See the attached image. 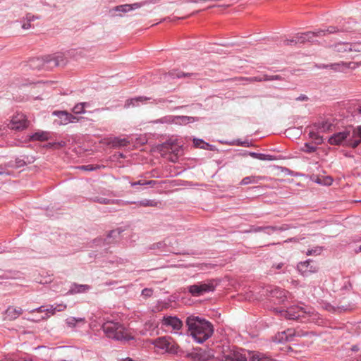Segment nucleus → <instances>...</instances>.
Segmentation results:
<instances>
[{
  "mask_svg": "<svg viewBox=\"0 0 361 361\" xmlns=\"http://www.w3.org/2000/svg\"><path fill=\"white\" fill-rule=\"evenodd\" d=\"M188 334L199 343L209 339L214 333V326L211 322L204 318L190 315L185 321Z\"/></svg>",
  "mask_w": 361,
  "mask_h": 361,
  "instance_id": "f257e3e1",
  "label": "nucleus"
},
{
  "mask_svg": "<svg viewBox=\"0 0 361 361\" xmlns=\"http://www.w3.org/2000/svg\"><path fill=\"white\" fill-rule=\"evenodd\" d=\"M329 142L331 145H343L355 148L361 142V126L334 133L329 138Z\"/></svg>",
  "mask_w": 361,
  "mask_h": 361,
  "instance_id": "f03ea898",
  "label": "nucleus"
},
{
  "mask_svg": "<svg viewBox=\"0 0 361 361\" xmlns=\"http://www.w3.org/2000/svg\"><path fill=\"white\" fill-rule=\"evenodd\" d=\"M102 329L109 338L118 341H129L133 339L124 325L118 322L109 320L103 323Z\"/></svg>",
  "mask_w": 361,
  "mask_h": 361,
  "instance_id": "7ed1b4c3",
  "label": "nucleus"
},
{
  "mask_svg": "<svg viewBox=\"0 0 361 361\" xmlns=\"http://www.w3.org/2000/svg\"><path fill=\"white\" fill-rule=\"evenodd\" d=\"M282 317L290 320H296L300 322H307L310 318L314 315V311L312 308L308 310L302 307L292 306L286 310L280 311Z\"/></svg>",
  "mask_w": 361,
  "mask_h": 361,
  "instance_id": "20e7f679",
  "label": "nucleus"
},
{
  "mask_svg": "<svg viewBox=\"0 0 361 361\" xmlns=\"http://www.w3.org/2000/svg\"><path fill=\"white\" fill-rule=\"evenodd\" d=\"M161 154L171 162L176 163L178 158L183 154L182 146L173 142H166L159 147Z\"/></svg>",
  "mask_w": 361,
  "mask_h": 361,
  "instance_id": "39448f33",
  "label": "nucleus"
},
{
  "mask_svg": "<svg viewBox=\"0 0 361 361\" xmlns=\"http://www.w3.org/2000/svg\"><path fill=\"white\" fill-rule=\"evenodd\" d=\"M216 283L214 279L201 281L187 287L188 291L194 297H199L205 293L213 292Z\"/></svg>",
  "mask_w": 361,
  "mask_h": 361,
  "instance_id": "423d86ee",
  "label": "nucleus"
},
{
  "mask_svg": "<svg viewBox=\"0 0 361 361\" xmlns=\"http://www.w3.org/2000/svg\"><path fill=\"white\" fill-rule=\"evenodd\" d=\"M32 66L35 65L37 68H44L59 66L65 63L64 58L62 55H49L41 59H36L32 61Z\"/></svg>",
  "mask_w": 361,
  "mask_h": 361,
  "instance_id": "0eeeda50",
  "label": "nucleus"
},
{
  "mask_svg": "<svg viewBox=\"0 0 361 361\" xmlns=\"http://www.w3.org/2000/svg\"><path fill=\"white\" fill-rule=\"evenodd\" d=\"M308 334V332L307 331H296L293 329H288L286 331H283L282 332H279L278 335L276 336V339L279 343H284L287 341H293L294 336H305Z\"/></svg>",
  "mask_w": 361,
  "mask_h": 361,
  "instance_id": "6e6552de",
  "label": "nucleus"
},
{
  "mask_svg": "<svg viewBox=\"0 0 361 361\" xmlns=\"http://www.w3.org/2000/svg\"><path fill=\"white\" fill-rule=\"evenodd\" d=\"M297 269L302 276H307L311 274L317 272L319 267L317 263L309 259L299 262L297 265Z\"/></svg>",
  "mask_w": 361,
  "mask_h": 361,
  "instance_id": "1a4fd4ad",
  "label": "nucleus"
},
{
  "mask_svg": "<svg viewBox=\"0 0 361 361\" xmlns=\"http://www.w3.org/2000/svg\"><path fill=\"white\" fill-rule=\"evenodd\" d=\"M359 63L355 62H341V63H334L330 65H318L317 67L319 68H330L331 70L338 72H345L348 69H355L357 67Z\"/></svg>",
  "mask_w": 361,
  "mask_h": 361,
  "instance_id": "9d476101",
  "label": "nucleus"
},
{
  "mask_svg": "<svg viewBox=\"0 0 361 361\" xmlns=\"http://www.w3.org/2000/svg\"><path fill=\"white\" fill-rule=\"evenodd\" d=\"M11 128L15 130H23L29 125V121L23 114L18 113L14 115L11 121Z\"/></svg>",
  "mask_w": 361,
  "mask_h": 361,
  "instance_id": "9b49d317",
  "label": "nucleus"
},
{
  "mask_svg": "<svg viewBox=\"0 0 361 361\" xmlns=\"http://www.w3.org/2000/svg\"><path fill=\"white\" fill-rule=\"evenodd\" d=\"M325 35V30H317V32H307L296 35V41L298 43H305L306 42H313L314 38Z\"/></svg>",
  "mask_w": 361,
  "mask_h": 361,
  "instance_id": "f8f14e48",
  "label": "nucleus"
},
{
  "mask_svg": "<svg viewBox=\"0 0 361 361\" xmlns=\"http://www.w3.org/2000/svg\"><path fill=\"white\" fill-rule=\"evenodd\" d=\"M162 325L171 327L173 330H180L183 327V322L176 316L166 315L163 317Z\"/></svg>",
  "mask_w": 361,
  "mask_h": 361,
  "instance_id": "ddd939ff",
  "label": "nucleus"
},
{
  "mask_svg": "<svg viewBox=\"0 0 361 361\" xmlns=\"http://www.w3.org/2000/svg\"><path fill=\"white\" fill-rule=\"evenodd\" d=\"M223 361H247V357L245 355L240 353L238 350L234 348L230 350V351L223 355Z\"/></svg>",
  "mask_w": 361,
  "mask_h": 361,
  "instance_id": "4468645a",
  "label": "nucleus"
},
{
  "mask_svg": "<svg viewBox=\"0 0 361 361\" xmlns=\"http://www.w3.org/2000/svg\"><path fill=\"white\" fill-rule=\"evenodd\" d=\"M350 44L348 43H338L332 48V53L335 56L343 57L347 53L350 52Z\"/></svg>",
  "mask_w": 361,
  "mask_h": 361,
  "instance_id": "2eb2a0df",
  "label": "nucleus"
},
{
  "mask_svg": "<svg viewBox=\"0 0 361 361\" xmlns=\"http://www.w3.org/2000/svg\"><path fill=\"white\" fill-rule=\"evenodd\" d=\"M185 356L195 361H204L209 357V355H207L202 348H196L195 352L188 353Z\"/></svg>",
  "mask_w": 361,
  "mask_h": 361,
  "instance_id": "dca6fc26",
  "label": "nucleus"
},
{
  "mask_svg": "<svg viewBox=\"0 0 361 361\" xmlns=\"http://www.w3.org/2000/svg\"><path fill=\"white\" fill-rule=\"evenodd\" d=\"M90 289L91 286L89 285L73 283L70 287L68 294L75 295L78 293H83L89 291Z\"/></svg>",
  "mask_w": 361,
  "mask_h": 361,
  "instance_id": "f3484780",
  "label": "nucleus"
},
{
  "mask_svg": "<svg viewBox=\"0 0 361 361\" xmlns=\"http://www.w3.org/2000/svg\"><path fill=\"white\" fill-rule=\"evenodd\" d=\"M90 201L103 204H117L118 206H123L126 204V203L121 200L108 199L99 197H92Z\"/></svg>",
  "mask_w": 361,
  "mask_h": 361,
  "instance_id": "a211bd4d",
  "label": "nucleus"
},
{
  "mask_svg": "<svg viewBox=\"0 0 361 361\" xmlns=\"http://www.w3.org/2000/svg\"><path fill=\"white\" fill-rule=\"evenodd\" d=\"M250 361H278L270 355L255 351L251 353Z\"/></svg>",
  "mask_w": 361,
  "mask_h": 361,
  "instance_id": "6ab92c4d",
  "label": "nucleus"
},
{
  "mask_svg": "<svg viewBox=\"0 0 361 361\" xmlns=\"http://www.w3.org/2000/svg\"><path fill=\"white\" fill-rule=\"evenodd\" d=\"M22 313L23 310L20 307L13 306H9L5 311L6 318L11 321L18 318Z\"/></svg>",
  "mask_w": 361,
  "mask_h": 361,
  "instance_id": "aec40b11",
  "label": "nucleus"
},
{
  "mask_svg": "<svg viewBox=\"0 0 361 361\" xmlns=\"http://www.w3.org/2000/svg\"><path fill=\"white\" fill-rule=\"evenodd\" d=\"M171 340V338L170 337H159L155 339L154 344L155 347L166 351L167 348L170 345Z\"/></svg>",
  "mask_w": 361,
  "mask_h": 361,
  "instance_id": "412c9836",
  "label": "nucleus"
},
{
  "mask_svg": "<svg viewBox=\"0 0 361 361\" xmlns=\"http://www.w3.org/2000/svg\"><path fill=\"white\" fill-rule=\"evenodd\" d=\"M123 231V229L121 228H118L116 229L111 230L109 232L106 238H105V241L106 243H112L117 240V238L119 237L121 233Z\"/></svg>",
  "mask_w": 361,
  "mask_h": 361,
  "instance_id": "4be33fe9",
  "label": "nucleus"
},
{
  "mask_svg": "<svg viewBox=\"0 0 361 361\" xmlns=\"http://www.w3.org/2000/svg\"><path fill=\"white\" fill-rule=\"evenodd\" d=\"M149 99L150 98L147 97H138L133 98L130 99H128L124 104V108L128 109L130 106H139L140 102H146L147 100H149Z\"/></svg>",
  "mask_w": 361,
  "mask_h": 361,
  "instance_id": "5701e85b",
  "label": "nucleus"
},
{
  "mask_svg": "<svg viewBox=\"0 0 361 361\" xmlns=\"http://www.w3.org/2000/svg\"><path fill=\"white\" fill-rule=\"evenodd\" d=\"M166 352L172 354H175L179 356H183L184 352L179 347V345L171 338L170 345L166 350Z\"/></svg>",
  "mask_w": 361,
  "mask_h": 361,
  "instance_id": "b1692460",
  "label": "nucleus"
},
{
  "mask_svg": "<svg viewBox=\"0 0 361 361\" xmlns=\"http://www.w3.org/2000/svg\"><path fill=\"white\" fill-rule=\"evenodd\" d=\"M193 144L195 147H199L204 149H209V150H214V147L212 145H210L209 143L205 142L202 139H197L195 138L193 140Z\"/></svg>",
  "mask_w": 361,
  "mask_h": 361,
  "instance_id": "393cba45",
  "label": "nucleus"
},
{
  "mask_svg": "<svg viewBox=\"0 0 361 361\" xmlns=\"http://www.w3.org/2000/svg\"><path fill=\"white\" fill-rule=\"evenodd\" d=\"M140 6H141V5L138 3H135L133 4H125V5H121V6H116L115 8V10L116 11L128 12L133 9L138 8Z\"/></svg>",
  "mask_w": 361,
  "mask_h": 361,
  "instance_id": "a878e982",
  "label": "nucleus"
},
{
  "mask_svg": "<svg viewBox=\"0 0 361 361\" xmlns=\"http://www.w3.org/2000/svg\"><path fill=\"white\" fill-rule=\"evenodd\" d=\"M129 142L125 138H118L114 137L111 141H109V144L115 148L125 147L126 146Z\"/></svg>",
  "mask_w": 361,
  "mask_h": 361,
  "instance_id": "bb28decb",
  "label": "nucleus"
},
{
  "mask_svg": "<svg viewBox=\"0 0 361 361\" xmlns=\"http://www.w3.org/2000/svg\"><path fill=\"white\" fill-rule=\"evenodd\" d=\"M49 139V134L47 132L39 131L30 136L31 140L45 141Z\"/></svg>",
  "mask_w": 361,
  "mask_h": 361,
  "instance_id": "cd10ccee",
  "label": "nucleus"
},
{
  "mask_svg": "<svg viewBox=\"0 0 361 361\" xmlns=\"http://www.w3.org/2000/svg\"><path fill=\"white\" fill-rule=\"evenodd\" d=\"M54 114L57 116L58 117H59L61 121V124H68L70 123V119H69V116H68V113L66 111H54Z\"/></svg>",
  "mask_w": 361,
  "mask_h": 361,
  "instance_id": "c85d7f7f",
  "label": "nucleus"
},
{
  "mask_svg": "<svg viewBox=\"0 0 361 361\" xmlns=\"http://www.w3.org/2000/svg\"><path fill=\"white\" fill-rule=\"evenodd\" d=\"M287 229L286 225H283L282 226H264V231L265 233L270 235L271 233L275 232V231H282Z\"/></svg>",
  "mask_w": 361,
  "mask_h": 361,
  "instance_id": "c756f323",
  "label": "nucleus"
},
{
  "mask_svg": "<svg viewBox=\"0 0 361 361\" xmlns=\"http://www.w3.org/2000/svg\"><path fill=\"white\" fill-rule=\"evenodd\" d=\"M84 318H75L73 317H70L66 319V324L68 326L73 328L76 326L78 322H84Z\"/></svg>",
  "mask_w": 361,
  "mask_h": 361,
  "instance_id": "7c9ffc66",
  "label": "nucleus"
},
{
  "mask_svg": "<svg viewBox=\"0 0 361 361\" xmlns=\"http://www.w3.org/2000/svg\"><path fill=\"white\" fill-rule=\"evenodd\" d=\"M89 106L87 102H82L77 104L73 109V111L75 114L85 113V108Z\"/></svg>",
  "mask_w": 361,
  "mask_h": 361,
  "instance_id": "2f4dec72",
  "label": "nucleus"
},
{
  "mask_svg": "<svg viewBox=\"0 0 361 361\" xmlns=\"http://www.w3.org/2000/svg\"><path fill=\"white\" fill-rule=\"evenodd\" d=\"M273 296H276L279 298H286L287 291L280 288H275L271 292Z\"/></svg>",
  "mask_w": 361,
  "mask_h": 361,
  "instance_id": "473e14b6",
  "label": "nucleus"
},
{
  "mask_svg": "<svg viewBox=\"0 0 361 361\" xmlns=\"http://www.w3.org/2000/svg\"><path fill=\"white\" fill-rule=\"evenodd\" d=\"M138 205L142 207H157L158 202L155 200H143L138 202Z\"/></svg>",
  "mask_w": 361,
  "mask_h": 361,
  "instance_id": "72a5a7b5",
  "label": "nucleus"
},
{
  "mask_svg": "<svg viewBox=\"0 0 361 361\" xmlns=\"http://www.w3.org/2000/svg\"><path fill=\"white\" fill-rule=\"evenodd\" d=\"M46 309L47 310L46 311V314L44 316H42L40 319H32L33 321H36V322H38V321H40V320H44V319H47V318L49 317V316L47 314L48 313H50L51 314L54 315L56 312V307H54L53 305H49L48 307L46 306Z\"/></svg>",
  "mask_w": 361,
  "mask_h": 361,
  "instance_id": "f704fd0d",
  "label": "nucleus"
},
{
  "mask_svg": "<svg viewBox=\"0 0 361 361\" xmlns=\"http://www.w3.org/2000/svg\"><path fill=\"white\" fill-rule=\"evenodd\" d=\"M35 18H37V17L31 16L30 14H27L26 16L27 22L23 23L22 27L25 30L31 28L32 27L31 25V21L34 20Z\"/></svg>",
  "mask_w": 361,
  "mask_h": 361,
  "instance_id": "c9c22d12",
  "label": "nucleus"
},
{
  "mask_svg": "<svg viewBox=\"0 0 361 361\" xmlns=\"http://www.w3.org/2000/svg\"><path fill=\"white\" fill-rule=\"evenodd\" d=\"M323 250V247H320V246H317L314 248H312V249H309L307 250V251L306 252V255H319L321 254V252H322Z\"/></svg>",
  "mask_w": 361,
  "mask_h": 361,
  "instance_id": "e433bc0d",
  "label": "nucleus"
},
{
  "mask_svg": "<svg viewBox=\"0 0 361 361\" xmlns=\"http://www.w3.org/2000/svg\"><path fill=\"white\" fill-rule=\"evenodd\" d=\"M241 79L250 82L267 81L266 75H264L262 77L241 78Z\"/></svg>",
  "mask_w": 361,
  "mask_h": 361,
  "instance_id": "4c0bfd02",
  "label": "nucleus"
},
{
  "mask_svg": "<svg viewBox=\"0 0 361 361\" xmlns=\"http://www.w3.org/2000/svg\"><path fill=\"white\" fill-rule=\"evenodd\" d=\"M332 124L329 123V121H324L321 123V125L319 127V129L322 132H329L331 130Z\"/></svg>",
  "mask_w": 361,
  "mask_h": 361,
  "instance_id": "58836bf2",
  "label": "nucleus"
},
{
  "mask_svg": "<svg viewBox=\"0 0 361 361\" xmlns=\"http://www.w3.org/2000/svg\"><path fill=\"white\" fill-rule=\"evenodd\" d=\"M258 159L264 160V161H272L275 160V157L274 156L269 154H258Z\"/></svg>",
  "mask_w": 361,
  "mask_h": 361,
  "instance_id": "ea45409f",
  "label": "nucleus"
},
{
  "mask_svg": "<svg viewBox=\"0 0 361 361\" xmlns=\"http://www.w3.org/2000/svg\"><path fill=\"white\" fill-rule=\"evenodd\" d=\"M130 183H131V186L133 188H136L137 186L151 185L152 183H153V185H152V187H153L157 182H149V181H147V182H130Z\"/></svg>",
  "mask_w": 361,
  "mask_h": 361,
  "instance_id": "a19ab883",
  "label": "nucleus"
},
{
  "mask_svg": "<svg viewBox=\"0 0 361 361\" xmlns=\"http://www.w3.org/2000/svg\"><path fill=\"white\" fill-rule=\"evenodd\" d=\"M298 44V41H296V35L293 37L291 39H286L283 41V44L285 46H290V45H295Z\"/></svg>",
  "mask_w": 361,
  "mask_h": 361,
  "instance_id": "79ce46f5",
  "label": "nucleus"
},
{
  "mask_svg": "<svg viewBox=\"0 0 361 361\" xmlns=\"http://www.w3.org/2000/svg\"><path fill=\"white\" fill-rule=\"evenodd\" d=\"M178 119L180 120L182 122H193L195 121L196 119L194 117H190V116H178L177 117Z\"/></svg>",
  "mask_w": 361,
  "mask_h": 361,
  "instance_id": "37998d69",
  "label": "nucleus"
},
{
  "mask_svg": "<svg viewBox=\"0 0 361 361\" xmlns=\"http://www.w3.org/2000/svg\"><path fill=\"white\" fill-rule=\"evenodd\" d=\"M350 52L355 51V52H360L361 51V44H350Z\"/></svg>",
  "mask_w": 361,
  "mask_h": 361,
  "instance_id": "c03bdc74",
  "label": "nucleus"
},
{
  "mask_svg": "<svg viewBox=\"0 0 361 361\" xmlns=\"http://www.w3.org/2000/svg\"><path fill=\"white\" fill-rule=\"evenodd\" d=\"M153 290L150 288H145L142 290V295L145 297H151L152 295Z\"/></svg>",
  "mask_w": 361,
  "mask_h": 361,
  "instance_id": "a18cd8bd",
  "label": "nucleus"
},
{
  "mask_svg": "<svg viewBox=\"0 0 361 361\" xmlns=\"http://www.w3.org/2000/svg\"><path fill=\"white\" fill-rule=\"evenodd\" d=\"M266 78H267V81H269V80H282L281 76H280L279 75H266Z\"/></svg>",
  "mask_w": 361,
  "mask_h": 361,
  "instance_id": "49530a36",
  "label": "nucleus"
},
{
  "mask_svg": "<svg viewBox=\"0 0 361 361\" xmlns=\"http://www.w3.org/2000/svg\"><path fill=\"white\" fill-rule=\"evenodd\" d=\"M310 137L312 138H314L315 142L317 144H321L322 142V137L319 135H317L314 133H310Z\"/></svg>",
  "mask_w": 361,
  "mask_h": 361,
  "instance_id": "de8ad7c7",
  "label": "nucleus"
},
{
  "mask_svg": "<svg viewBox=\"0 0 361 361\" xmlns=\"http://www.w3.org/2000/svg\"><path fill=\"white\" fill-rule=\"evenodd\" d=\"M324 30H325V35H326L327 33H329V34L336 33L338 32V30L336 27L330 26Z\"/></svg>",
  "mask_w": 361,
  "mask_h": 361,
  "instance_id": "09e8293b",
  "label": "nucleus"
},
{
  "mask_svg": "<svg viewBox=\"0 0 361 361\" xmlns=\"http://www.w3.org/2000/svg\"><path fill=\"white\" fill-rule=\"evenodd\" d=\"M47 310L46 309V306L44 305H42L36 309H34L30 311V312H46Z\"/></svg>",
  "mask_w": 361,
  "mask_h": 361,
  "instance_id": "8fccbe9b",
  "label": "nucleus"
},
{
  "mask_svg": "<svg viewBox=\"0 0 361 361\" xmlns=\"http://www.w3.org/2000/svg\"><path fill=\"white\" fill-rule=\"evenodd\" d=\"M352 288H353V286H352V284H351L350 280H348V281L345 282V284L343 286V289H346V290H350V289H352Z\"/></svg>",
  "mask_w": 361,
  "mask_h": 361,
  "instance_id": "3c124183",
  "label": "nucleus"
},
{
  "mask_svg": "<svg viewBox=\"0 0 361 361\" xmlns=\"http://www.w3.org/2000/svg\"><path fill=\"white\" fill-rule=\"evenodd\" d=\"M68 116H69V119L71 120L70 123L77 122V121H79V118L78 117L72 115L71 114L68 113Z\"/></svg>",
  "mask_w": 361,
  "mask_h": 361,
  "instance_id": "603ef678",
  "label": "nucleus"
},
{
  "mask_svg": "<svg viewBox=\"0 0 361 361\" xmlns=\"http://www.w3.org/2000/svg\"><path fill=\"white\" fill-rule=\"evenodd\" d=\"M305 147H307V151L308 152H313L315 151L316 147L313 146H310L307 144L305 145Z\"/></svg>",
  "mask_w": 361,
  "mask_h": 361,
  "instance_id": "864d4df0",
  "label": "nucleus"
},
{
  "mask_svg": "<svg viewBox=\"0 0 361 361\" xmlns=\"http://www.w3.org/2000/svg\"><path fill=\"white\" fill-rule=\"evenodd\" d=\"M308 99V97L305 94H301L298 97L296 98V100L298 101H306Z\"/></svg>",
  "mask_w": 361,
  "mask_h": 361,
  "instance_id": "5fc2aeb1",
  "label": "nucleus"
},
{
  "mask_svg": "<svg viewBox=\"0 0 361 361\" xmlns=\"http://www.w3.org/2000/svg\"><path fill=\"white\" fill-rule=\"evenodd\" d=\"M283 265H284V264L283 262H281V263H279V264H274L272 267H274L276 269L280 270L281 269H282Z\"/></svg>",
  "mask_w": 361,
  "mask_h": 361,
  "instance_id": "6e6d98bb",
  "label": "nucleus"
},
{
  "mask_svg": "<svg viewBox=\"0 0 361 361\" xmlns=\"http://www.w3.org/2000/svg\"><path fill=\"white\" fill-rule=\"evenodd\" d=\"M318 184H321V185H327V186H330L332 185V182H322V181H319V182H316Z\"/></svg>",
  "mask_w": 361,
  "mask_h": 361,
  "instance_id": "4d7b16f0",
  "label": "nucleus"
},
{
  "mask_svg": "<svg viewBox=\"0 0 361 361\" xmlns=\"http://www.w3.org/2000/svg\"><path fill=\"white\" fill-rule=\"evenodd\" d=\"M351 350L353 352H357L359 350V347L357 345H354L351 347Z\"/></svg>",
  "mask_w": 361,
  "mask_h": 361,
  "instance_id": "13d9d810",
  "label": "nucleus"
},
{
  "mask_svg": "<svg viewBox=\"0 0 361 361\" xmlns=\"http://www.w3.org/2000/svg\"><path fill=\"white\" fill-rule=\"evenodd\" d=\"M264 226H258L255 229V231H264Z\"/></svg>",
  "mask_w": 361,
  "mask_h": 361,
  "instance_id": "bf43d9fd",
  "label": "nucleus"
},
{
  "mask_svg": "<svg viewBox=\"0 0 361 361\" xmlns=\"http://www.w3.org/2000/svg\"><path fill=\"white\" fill-rule=\"evenodd\" d=\"M258 154H259V153H256V152H250V155L251 157H254V158H256V159H257V157H258Z\"/></svg>",
  "mask_w": 361,
  "mask_h": 361,
  "instance_id": "052dcab7",
  "label": "nucleus"
},
{
  "mask_svg": "<svg viewBox=\"0 0 361 361\" xmlns=\"http://www.w3.org/2000/svg\"><path fill=\"white\" fill-rule=\"evenodd\" d=\"M161 123H164V122H170V119L167 118H163L161 119H160L159 121Z\"/></svg>",
  "mask_w": 361,
  "mask_h": 361,
  "instance_id": "680f3d73",
  "label": "nucleus"
},
{
  "mask_svg": "<svg viewBox=\"0 0 361 361\" xmlns=\"http://www.w3.org/2000/svg\"><path fill=\"white\" fill-rule=\"evenodd\" d=\"M81 168L82 169H84V170H86V171L87 170H92V168H90V166H82Z\"/></svg>",
  "mask_w": 361,
  "mask_h": 361,
  "instance_id": "e2e57ef3",
  "label": "nucleus"
},
{
  "mask_svg": "<svg viewBox=\"0 0 361 361\" xmlns=\"http://www.w3.org/2000/svg\"><path fill=\"white\" fill-rule=\"evenodd\" d=\"M17 361H32V360L31 358H29V359H26V358H20L19 360H18Z\"/></svg>",
  "mask_w": 361,
  "mask_h": 361,
  "instance_id": "0e129e2a",
  "label": "nucleus"
},
{
  "mask_svg": "<svg viewBox=\"0 0 361 361\" xmlns=\"http://www.w3.org/2000/svg\"><path fill=\"white\" fill-rule=\"evenodd\" d=\"M176 75L178 78H180L181 76H186V75H188V74L178 73Z\"/></svg>",
  "mask_w": 361,
  "mask_h": 361,
  "instance_id": "69168bd1",
  "label": "nucleus"
},
{
  "mask_svg": "<svg viewBox=\"0 0 361 361\" xmlns=\"http://www.w3.org/2000/svg\"><path fill=\"white\" fill-rule=\"evenodd\" d=\"M361 252V245L357 248V250H355V252L358 253Z\"/></svg>",
  "mask_w": 361,
  "mask_h": 361,
  "instance_id": "338daca9",
  "label": "nucleus"
},
{
  "mask_svg": "<svg viewBox=\"0 0 361 361\" xmlns=\"http://www.w3.org/2000/svg\"><path fill=\"white\" fill-rule=\"evenodd\" d=\"M122 361H133V360L132 359L128 357V358L123 360Z\"/></svg>",
  "mask_w": 361,
  "mask_h": 361,
  "instance_id": "774afa93",
  "label": "nucleus"
}]
</instances>
